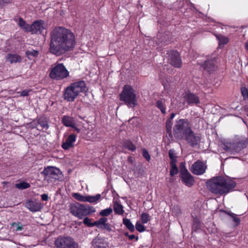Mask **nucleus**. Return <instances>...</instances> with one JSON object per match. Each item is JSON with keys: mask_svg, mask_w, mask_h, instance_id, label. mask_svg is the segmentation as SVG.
Returning a JSON list of instances; mask_svg holds the SVG:
<instances>
[{"mask_svg": "<svg viewBox=\"0 0 248 248\" xmlns=\"http://www.w3.org/2000/svg\"><path fill=\"white\" fill-rule=\"evenodd\" d=\"M149 217L150 216L148 214L146 213H142L140 217L142 223L143 224L147 223L150 220Z\"/></svg>", "mask_w": 248, "mask_h": 248, "instance_id": "36", "label": "nucleus"}, {"mask_svg": "<svg viewBox=\"0 0 248 248\" xmlns=\"http://www.w3.org/2000/svg\"><path fill=\"white\" fill-rule=\"evenodd\" d=\"M101 229H105L109 232H110L112 231L111 227V226L108 224L106 223L103 226L102 228H101Z\"/></svg>", "mask_w": 248, "mask_h": 248, "instance_id": "48", "label": "nucleus"}, {"mask_svg": "<svg viewBox=\"0 0 248 248\" xmlns=\"http://www.w3.org/2000/svg\"><path fill=\"white\" fill-rule=\"evenodd\" d=\"M42 173L44 175L45 177H51L54 179H56L57 177L61 173V171L59 169L57 168L48 166L45 168Z\"/></svg>", "mask_w": 248, "mask_h": 248, "instance_id": "12", "label": "nucleus"}, {"mask_svg": "<svg viewBox=\"0 0 248 248\" xmlns=\"http://www.w3.org/2000/svg\"><path fill=\"white\" fill-rule=\"evenodd\" d=\"M175 115V113H172L171 114V115H170V118L169 120H171V121H172V120L174 118V117Z\"/></svg>", "mask_w": 248, "mask_h": 248, "instance_id": "57", "label": "nucleus"}, {"mask_svg": "<svg viewBox=\"0 0 248 248\" xmlns=\"http://www.w3.org/2000/svg\"><path fill=\"white\" fill-rule=\"evenodd\" d=\"M25 207L32 212L39 211L42 207L39 202L32 200L27 201L25 203Z\"/></svg>", "mask_w": 248, "mask_h": 248, "instance_id": "19", "label": "nucleus"}, {"mask_svg": "<svg viewBox=\"0 0 248 248\" xmlns=\"http://www.w3.org/2000/svg\"><path fill=\"white\" fill-rule=\"evenodd\" d=\"M18 25L26 31H30V26L21 18L19 19Z\"/></svg>", "mask_w": 248, "mask_h": 248, "instance_id": "29", "label": "nucleus"}, {"mask_svg": "<svg viewBox=\"0 0 248 248\" xmlns=\"http://www.w3.org/2000/svg\"><path fill=\"white\" fill-rule=\"evenodd\" d=\"M47 24L42 20H36L32 23L30 27V32L32 34H43L46 33Z\"/></svg>", "mask_w": 248, "mask_h": 248, "instance_id": "9", "label": "nucleus"}, {"mask_svg": "<svg viewBox=\"0 0 248 248\" xmlns=\"http://www.w3.org/2000/svg\"><path fill=\"white\" fill-rule=\"evenodd\" d=\"M37 124L34 122L31 123V127L32 128H36L37 127Z\"/></svg>", "mask_w": 248, "mask_h": 248, "instance_id": "56", "label": "nucleus"}, {"mask_svg": "<svg viewBox=\"0 0 248 248\" xmlns=\"http://www.w3.org/2000/svg\"><path fill=\"white\" fill-rule=\"evenodd\" d=\"M73 197L78 201L86 202V196H83L78 193L73 194Z\"/></svg>", "mask_w": 248, "mask_h": 248, "instance_id": "34", "label": "nucleus"}, {"mask_svg": "<svg viewBox=\"0 0 248 248\" xmlns=\"http://www.w3.org/2000/svg\"><path fill=\"white\" fill-rule=\"evenodd\" d=\"M108 219L107 218L102 217L98 220L94 222V224L98 228H102V226L106 223Z\"/></svg>", "mask_w": 248, "mask_h": 248, "instance_id": "33", "label": "nucleus"}, {"mask_svg": "<svg viewBox=\"0 0 248 248\" xmlns=\"http://www.w3.org/2000/svg\"><path fill=\"white\" fill-rule=\"evenodd\" d=\"M75 124L73 118L67 116L63 117V124L66 126L75 127Z\"/></svg>", "mask_w": 248, "mask_h": 248, "instance_id": "23", "label": "nucleus"}, {"mask_svg": "<svg viewBox=\"0 0 248 248\" xmlns=\"http://www.w3.org/2000/svg\"><path fill=\"white\" fill-rule=\"evenodd\" d=\"M11 226L13 227H16L15 231L16 232L21 231L23 229V226L20 222H18L17 223L13 222L11 224Z\"/></svg>", "mask_w": 248, "mask_h": 248, "instance_id": "37", "label": "nucleus"}, {"mask_svg": "<svg viewBox=\"0 0 248 248\" xmlns=\"http://www.w3.org/2000/svg\"><path fill=\"white\" fill-rule=\"evenodd\" d=\"M76 44L74 33L70 30L63 28V55L69 57Z\"/></svg>", "mask_w": 248, "mask_h": 248, "instance_id": "4", "label": "nucleus"}, {"mask_svg": "<svg viewBox=\"0 0 248 248\" xmlns=\"http://www.w3.org/2000/svg\"><path fill=\"white\" fill-rule=\"evenodd\" d=\"M76 140V136L74 134H71L67 138L66 141L63 143L62 147L65 150L69 149L74 147V143Z\"/></svg>", "mask_w": 248, "mask_h": 248, "instance_id": "20", "label": "nucleus"}, {"mask_svg": "<svg viewBox=\"0 0 248 248\" xmlns=\"http://www.w3.org/2000/svg\"><path fill=\"white\" fill-rule=\"evenodd\" d=\"M21 60V57L19 55L15 54H8L6 58V60L11 63L19 62Z\"/></svg>", "mask_w": 248, "mask_h": 248, "instance_id": "22", "label": "nucleus"}, {"mask_svg": "<svg viewBox=\"0 0 248 248\" xmlns=\"http://www.w3.org/2000/svg\"><path fill=\"white\" fill-rule=\"evenodd\" d=\"M92 246L93 248H108V247L106 239L99 235L93 239Z\"/></svg>", "mask_w": 248, "mask_h": 248, "instance_id": "14", "label": "nucleus"}, {"mask_svg": "<svg viewBox=\"0 0 248 248\" xmlns=\"http://www.w3.org/2000/svg\"><path fill=\"white\" fill-rule=\"evenodd\" d=\"M206 169V165L202 161L198 160L192 165L190 170L193 173L199 175L203 174Z\"/></svg>", "mask_w": 248, "mask_h": 248, "instance_id": "11", "label": "nucleus"}, {"mask_svg": "<svg viewBox=\"0 0 248 248\" xmlns=\"http://www.w3.org/2000/svg\"><path fill=\"white\" fill-rule=\"evenodd\" d=\"M201 227V222L197 218L194 219L193 223V229L195 230L199 229Z\"/></svg>", "mask_w": 248, "mask_h": 248, "instance_id": "41", "label": "nucleus"}, {"mask_svg": "<svg viewBox=\"0 0 248 248\" xmlns=\"http://www.w3.org/2000/svg\"><path fill=\"white\" fill-rule=\"evenodd\" d=\"M247 139L240 137L235 138L232 142H226L223 144V148L226 152L232 153H238L246 148Z\"/></svg>", "mask_w": 248, "mask_h": 248, "instance_id": "7", "label": "nucleus"}, {"mask_svg": "<svg viewBox=\"0 0 248 248\" xmlns=\"http://www.w3.org/2000/svg\"><path fill=\"white\" fill-rule=\"evenodd\" d=\"M39 54L38 51L35 50H27L26 51V54L28 57H29L30 56H33V57H36L38 56Z\"/></svg>", "mask_w": 248, "mask_h": 248, "instance_id": "40", "label": "nucleus"}, {"mask_svg": "<svg viewBox=\"0 0 248 248\" xmlns=\"http://www.w3.org/2000/svg\"><path fill=\"white\" fill-rule=\"evenodd\" d=\"M172 125V121H171V120H168L166 124V129L168 132L171 131Z\"/></svg>", "mask_w": 248, "mask_h": 248, "instance_id": "43", "label": "nucleus"}, {"mask_svg": "<svg viewBox=\"0 0 248 248\" xmlns=\"http://www.w3.org/2000/svg\"><path fill=\"white\" fill-rule=\"evenodd\" d=\"M180 175L182 182L186 186L190 187L194 183V179L187 170L184 166H181Z\"/></svg>", "mask_w": 248, "mask_h": 248, "instance_id": "10", "label": "nucleus"}, {"mask_svg": "<svg viewBox=\"0 0 248 248\" xmlns=\"http://www.w3.org/2000/svg\"><path fill=\"white\" fill-rule=\"evenodd\" d=\"M170 63L172 66L177 68L181 66V60L178 52L176 51H172L170 52Z\"/></svg>", "mask_w": 248, "mask_h": 248, "instance_id": "18", "label": "nucleus"}, {"mask_svg": "<svg viewBox=\"0 0 248 248\" xmlns=\"http://www.w3.org/2000/svg\"><path fill=\"white\" fill-rule=\"evenodd\" d=\"M216 62L217 59L216 57L209 58L202 66L207 72H212L217 68Z\"/></svg>", "mask_w": 248, "mask_h": 248, "instance_id": "13", "label": "nucleus"}, {"mask_svg": "<svg viewBox=\"0 0 248 248\" xmlns=\"http://www.w3.org/2000/svg\"><path fill=\"white\" fill-rule=\"evenodd\" d=\"M10 0H0V5L10 2Z\"/></svg>", "mask_w": 248, "mask_h": 248, "instance_id": "55", "label": "nucleus"}, {"mask_svg": "<svg viewBox=\"0 0 248 248\" xmlns=\"http://www.w3.org/2000/svg\"><path fill=\"white\" fill-rule=\"evenodd\" d=\"M246 49L248 50V41L246 42L245 45Z\"/></svg>", "mask_w": 248, "mask_h": 248, "instance_id": "59", "label": "nucleus"}, {"mask_svg": "<svg viewBox=\"0 0 248 248\" xmlns=\"http://www.w3.org/2000/svg\"><path fill=\"white\" fill-rule=\"evenodd\" d=\"M128 237H129V238L130 240H133V239H134L135 238H136V240H138V236L136 237L135 236V235H134V234L130 235L128 236Z\"/></svg>", "mask_w": 248, "mask_h": 248, "instance_id": "54", "label": "nucleus"}, {"mask_svg": "<svg viewBox=\"0 0 248 248\" xmlns=\"http://www.w3.org/2000/svg\"><path fill=\"white\" fill-rule=\"evenodd\" d=\"M124 148L127 149L129 151H134L136 149V147L132 143V142L128 140H125L123 143Z\"/></svg>", "mask_w": 248, "mask_h": 248, "instance_id": "25", "label": "nucleus"}, {"mask_svg": "<svg viewBox=\"0 0 248 248\" xmlns=\"http://www.w3.org/2000/svg\"><path fill=\"white\" fill-rule=\"evenodd\" d=\"M164 100H158L156 102V106L157 108L160 109L162 113L165 114L166 112V108L164 105Z\"/></svg>", "mask_w": 248, "mask_h": 248, "instance_id": "31", "label": "nucleus"}, {"mask_svg": "<svg viewBox=\"0 0 248 248\" xmlns=\"http://www.w3.org/2000/svg\"><path fill=\"white\" fill-rule=\"evenodd\" d=\"M217 38L219 41V46H223L227 44L229 41V39L228 37L220 34L217 35Z\"/></svg>", "mask_w": 248, "mask_h": 248, "instance_id": "28", "label": "nucleus"}, {"mask_svg": "<svg viewBox=\"0 0 248 248\" xmlns=\"http://www.w3.org/2000/svg\"><path fill=\"white\" fill-rule=\"evenodd\" d=\"M31 90H25L21 92H19V93H20V95L22 96H27L29 95V93L30 92H31Z\"/></svg>", "mask_w": 248, "mask_h": 248, "instance_id": "50", "label": "nucleus"}, {"mask_svg": "<svg viewBox=\"0 0 248 248\" xmlns=\"http://www.w3.org/2000/svg\"><path fill=\"white\" fill-rule=\"evenodd\" d=\"M78 244L70 237L63 238V248H78Z\"/></svg>", "mask_w": 248, "mask_h": 248, "instance_id": "21", "label": "nucleus"}, {"mask_svg": "<svg viewBox=\"0 0 248 248\" xmlns=\"http://www.w3.org/2000/svg\"><path fill=\"white\" fill-rule=\"evenodd\" d=\"M114 210L116 214L122 215L124 213L123 206L117 201L114 202Z\"/></svg>", "mask_w": 248, "mask_h": 248, "instance_id": "24", "label": "nucleus"}, {"mask_svg": "<svg viewBox=\"0 0 248 248\" xmlns=\"http://www.w3.org/2000/svg\"><path fill=\"white\" fill-rule=\"evenodd\" d=\"M16 188L19 189H25L30 187V184L25 182L17 183L15 185Z\"/></svg>", "mask_w": 248, "mask_h": 248, "instance_id": "30", "label": "nucleus"}, {"mask_svg": "<svg viewBox=\"0 0 248 248\" xmlns=\"http://www.w3.org/2000/svg\"><path fill=\"white\" fill-rule=\"evenodd\" d=\"M88 90L85 82L79 81L71 83L64 90V98L68 101H73L80 93L86 92Z\"/></svg>", "mask_w": 248, "mask_h": 248, "instance_id": "2", "label": "nucleus"}, {"mask_svg": "<svg viewBox=\"0 0 248 248\" xmlns=\"http://www.w3.org/2000/svg\"><path fill=\"white\" fill-rule=\"evenodd\" d=\"M62 76V64L58 63L52 68L49 77L52 79H60Z\"/></svg>", "mask_w": 248, "mask_h": 248, "instance_id": "16", "label": "nucleus"}, {"mask_svg": "<svg viewBox=\"0 0 248 248\" xmlns=\"http://www.w3.org/2000/svg\"><path fill=\"white\" fill-rule=\"evenodd\" d=\"M70 210L73 215L79 218H81L83 216L88 215L91 212L89 207L78 203H76L72 205Z\"/></svg>", "mask_w": 248, "mask_h": 248, "instance_id": "8", "label": "nucleus"}, {"mask_svg": "<svg viewBox=\"0 0 248 248\" xmlns=\"http://www.w3.org/2000/svg\"><path fill=\"white\" fill-rule=\"evenodd\" d=\"M69 76V72L63 65V78H67Z\"/></svg>", "mask_w": 248, "mask_h": 248, "instance_id": "51", "label": "nucleus"}, {"mask_svg": "<svg viewBox=\"0 0 248 248\" xmlns=\"http://www.w3.org/2000/svg\"><path fill=\"white\" fill-rule=\"evenodd\" d=\"M59 195H60V194H61L60 191H58L57 192V193H56V196H58V195H59Z\"/></svg>", "mask_w": 248, "mask_h": 248, "instance_id": "60", "label": "nucleus"}, {"mask_svg": "<svg viewBox=\"0 0 248 248\" xmlns=\"http://www.w3.org/2000/svg\"><path fill=\"white\" fill-rule=\"evenodd\" d=\"M135 228L138 231L140 232H143L145 230V227L139 221L137 222L135 225Z\"/></svg>", "mask_w": 248, "mask_h": 248, "instance_id": "38", "label": "nucleus"}, {"mask_svg": "<svg viewBox=\"0 0 248 248\" xmlns=\"http://www.w3.org/2000/svg\"><path fill=\"white\" fill-rule=\"evenodd\" d=\"M101 198V195L97 194L95 196H86V202H89L90 203H96Z\"/></svg>", "mask_w": 248, "mask_h": 248, "instance_id": "26", "label": "nucleus"}, {"mask_svg": "<svg viewBox=\"0 0 248 248\" xmlns=\"http://www.w3.org/2000/svg\"><path fill=\"white\" fill-rule=\"evenodd\" d=\"M184 98L185 101L190 105L200 103L199 97L196 94L190 92L186 93Z\"/></svg>", "mask_w": 248, "mask_h": 248, "instance_id": "17", "label": "nucleus"}, {"mask_svg": "<svg viewBox=\"0 0 248 248\" xmlns=\"http://www.w3.org/2000/svg\"><path fill=\"white\" fill-rule=\"evenodd\" d=\"M206 185L213 193L222 195L229 193L235 187L236 183L230 178L218 176L207 181Z\"/></svg>", "mask_w": 248, "mask_h": 248, "instance_id": "1", "label": "nucleus"}, {"mask_svg": "<svg viewBox=\"0 0 248 248\" xmlns=\"http://www.w3.org/2000/svg\"><path fill=\"white\" fill-rule=\"evenodd\" d=\"M184 139L186 140L188 143L192 146L197 145L200 140V137L195 136L192 130L185 135Z\"/></svg>", "mask_w": 248, "mask_h": 248, "instance_id": "15", "label": "nucleus"}, {"mask_svg": "<svg viewBox=\"0 0 248 248\" xmlns=\"http://www.w3.org/2000/svg\"><path fill=\"white\" fill-rule=\"evenodd\" d=\"M41 199L44 201H47L48 200V196L46 194H43L41 195Z\"/></svg>", "mask_w": 248, "mask_h": 248, "instance_id": "52", "label": "nucleus"}, {"mask_svg": "<svg viewBox=\"0 0 248 248\" xmlns=\"http://www.w3.org/2000/svg\"><path fill=\"white\" fill-rule=\"evenodd\" d=\"M241 92L243 96L244 97H248V91L245 87H243L241 88Z\"/></svg>", "mask_w": 248, "mask_h": 248, "instance_id": "47", "label": "nucleus"}, {"mask_svg": "<svg viewBox=\"0 0 248 248\" xmlns=\"http://www.w3.org/2000/svg\"><path fill=\"white\" fill-rule=\"evenodd\" d=\"M123 224L126 227V228L131 232L135 231V227L131 222L130 220L127 218H124L123 219Z\"/></svg>", "mask_w": 248, "mask_h": 248, "instance_id": "27", "label": "nucleus"}, {"mask_svg": "<svg viewBox=\"0 0 248 248\" xmlns=\"http://www.w3.org/2000/svg\"><path fill=\"white\" fill-rule=\"evenodd\" d=\"M229 216H230L233 219V221L235 223L236 225H237L240 223V219L237 217V215L233 213H228Z\"/></svg>", "mask_w": 248, "mask_h": 248, "instance_id": "39", "label": "nucleus"}, {"mask_svg": "<svg viewBox=\"0 0 248 248\" xmlns=\"http://www.w3.org/2000/svg\"><path fill=\"white\" fill-rule=\"evenodd\" d=\"M55 244L57 248H62V237L59 236L55 241Z\"/></svg>", "mask_w": 248, "mask_h": 248, "instance_id": "42", "label": "nucleus"}, {"mask_svg": "<svg viewBox=\"0 0 248 248\" xmlns=\"http://www.w3.org/2000/svg\"><path fill=\"white\" fill-rule=\"evenodd\" d=\"M143 156L148 161L150 160V155H149L148 151L146 149L143 150Z\"/></svg>", "mask_w": 248, "mask_h": 248, "instance_id": "44", "label": "nucleus"}, {"mask_svg": "<svg viewBox=\"0 0 248 248\" xmlns=\"http://www.w3.org/2000/svg\"><path fill=\"white\" fill-rule=\"evenodd\" d=\"M120 99L128 107L134 108L137 105L135 90L129 85H125L120 95Z\"/></svg>", "mask_w": 248, "mask_h": 248, "instance_id": "5", "label": "nucleus"}, {"mask_svg": "<svg viewBox=\"0 0 248 248\" xmlns=\"http://www.w3.org/2000/svg\"><path fill=\"white\" fill-rule=\"evenodd\" d=\"M37 123L41 126L43 128L47 129L48 125L46 119L44 118H40L38 119Z\"/></svg>", "mask_w": 248, "mask_h": 248, "instance_id": "32", "label": "nucleus"}, {"mask_svg": "<svg viewBox=\"0 0 248 248\" xmlns=\"http://www.w3.org/2000/svg\"><path fill=\"white\" fill-rule=\"evenodd\" d=\"M112 212V209L110 207L102 210L100 212V215L103 217L108 216Z\"/></svg>", "mask_w": 248, "mask_h": 248, "instance_id": "35", "label": "nucleus"}, {"mask_svg": "<svg viewBox=\"0 0 248 248\" xmlns=\"http://www.w3.org/2000/svg\"><path fill=\"white\" fill-rule=\"evenodd\" d=\"M169 155L171 160H176V156L174 154V151L173 150H170L169 152Z\"/></svg>", "mask_w": 248, "mask_h": 248, "instance_id": "46", "label": "nucleus"}, {"mask_svg": "<svg viewBox=\"0 0 248 248\" xmlns=\"http://www.w3.org/2000/svg\"><path fill=\"white\" fill-rule=\"evenodd\" d=\"M49 50L51 53L57 56L62 54V28L54 29L51 34Z\"/></svg>", "mask_w": 248, "mask_h": 248, "instance_id": "3", "label": "nucleus"}, {"mask_svg": "<svg viewBox=\"0 0 248 248\" xmlns=\"http://www.w3.org/2000/svg\"><path fill=\"white\" fill-rule=\"evenodd\" d=\"M178 173L177 168H170V175L172 176L176 175Z\"/></svg>", "mask_w": 248, "mask_h": 248, "instance_id": "49", "label": "nucleus"}, {"mask_svg": "<svg viewBox=\"0 0 248 248\" xmlns=\"http://www.w3.org/2000/svg\"><path fill=\"white\" fill-rule=\"evenodd\" d=\"M191 130V126L188 120L181 119L176 121L173 127L174 135L178 139H184L185 135Z\"/></svg>", "mask_w": 248, "mask_h": 248, "instance_id": "6", "label": "nucleus"}, {"mask_svg": "<svg viewBox=\"0 0 248 248\" xmlns=\"http://www.w3.org/2000/svg\"><path fill=\"white\" fill-rule=\"evenodd\" d=\"M176 159L171 161V162H170L171 168H177L176 165Z\"/></svg>", "mask_w": 248, "mask_h": 248, "instance_id": "53", "label": "nucleus"}, {"mask_svg": "<svg viewBox=\"0 0 248 248\" xmlns=\"http://www.w3.org/2000/svg\"><path fill=\"white\" fill-rule=\"evenodd\" d=\"M73 128L75 129V130H76L78 133L80 132V130L79 128H78L76 127V125H75V127H73Z\"/></svg>", "mask_w": 248, "mask_h": 248, "instance_id": "58", "label": "nucleus"}, {"mask_svg": "<svg viewBox=\"0 0 248 248\" xmlns=\"http://www.w3.org/2000/svg\"><path fill=\"white\" fill-rule=\"evenodd\" d=\"M83 222L85 224H86L89 226H93L94 225V223H91V220L87 217H86L84 219Z\"/></svg>", "mask_w": 248, "mask_h": 248, "instance_id": "45", "label": "nucleus"}]
</instances>
